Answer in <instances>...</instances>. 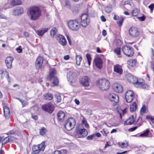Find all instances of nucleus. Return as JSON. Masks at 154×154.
<instances>
[{"label": "nucleus", "mask_w": 154, "mask_h": 154, "mask_svg": "<svg viewBox=\"0 0 154 154\" xmlns=\"http://www.w3.org/2000/svg\"><path fill=\"white\" fill-rule=\"evenodd\" d=\"M140 114L141 115L146 113V109L145 105L143 106L140 110Z\"/></svg>", "instance_id": "nucleus-39"}, {"label": "nucleus", "mask_w": 154, "mask_h": 154, "mask_svg": "<svg viewBox=\"0 0 154 154\" xmlns=\"http://www.w3.org/2000/svg\"><path fill=\"white\" fill-rule=\"evenodd\" d=\"M4 113L5 118L8 119L10 116V112L9 108L7 106L3 107Z\"/></svg>", "instance_id": "nucleus-24"}, {"label": "nucleus", "mask_w": 154, "mask_h": 154, "mask_svg": "<svg viewBox=\"0 0 154 154\" xmlns=\"http://www.w3.org/2000/svg\"><path fill=\"white\" fill-rule=\"evenodd\" d=\"M21 46H20L16 48V50L18 53H21L22 51V49L21 48Z\"/></svg>", "instance_id": "nucleus-54"}, {"label": "nucleus", "mask_w": 154, "mask_h": 154, "mask_svg": "<svg viewBox=\"0 0 154 154\" xmlns=\"http://www.w3.org/2000/svg\"><path fill=\"white\" fill-rule=\"evenodd\" d=\"M74 102L77 105H79L80 104V102L77 99H75V100Z\"/></svg>", "instance_id": "nucleus-61"}, {"label": "nucleus", "mask_w": 154, "mask_h": 154, "mask_svg": "<svg viewBox=\"0 0 154 154\" xmlns=\"http://www.w3.org/2000/svg\"><path fill=\"white\" fill-rule=\"evenodd\" d=\"M2 76H4V75H6V78L8 82H10L11 81V79L10 78L8 73L6 71H3L2 72Z\"/></svg>", "instance_id": "nucleus-35"}, {"label": "nucleus", "mask_w": 154, "mask_h": 154, "mask_svg": "<svg viewBox=\"0 0 154 154\" xmlns=\"http://www.w3.org/2000/svg\"><path fill=\"white\" fill-rule=\"evenodd\" d=\"M134 85L137 88L143 89H146L148 88V85L144 83L143 80L141 79H138Z\"/></svg>", "instance_id": "nucleus-13"}, {"label": "nucleus", "mask_w": 154, "mask_h": 154, "mask_svg": "<svg viewBox=\"0 0 154 154\" xmlns=\"http://www.w3.org/2000/svg\"><path fill=\"white\" fill-rule=\"evenodd\" d=\"M138 80L135 77L131 75L130 77L129 81L135 85L137 82Z\"/></svg>", "instance_id": "nucleus-30"}, {"label": "nucleus", "mask_w": 154, "mask_h": 154, "mask_svg": "<svg viewBox=\"0 0 154 154\" xmlns=\"http://www.w3.org/2000/svg\"><path fill=\"white\" fill-rule=\"evenodd\" d=\"M57 31V29L56 27L53 28L52 30L50 31L51 35L52 37H54L56 35Z\"/></svg>", "instance_id": "nucleus-33"}, {"label": "nucleus", "mask_w": 154, "mask_h": 154, "mask_svg": "<svg viewBox=\"0 0 154 154\" xmlns=\"http://www.w3.org/2000/svg\"><path fill=\"white\" fill-rule=\"evenodd\" d=\"M137 128V126L134 127L129 128L128 129V131L130 132L134 131Z\"/></svg>", "instance_id": "nucleus-53"}, {"label": "nucleus", "mask_w": 154, "mask_h": 154, "mask_svg": "<svg viewBox=\"0 0 154 154\" xmlns=\"http://www.w3.org/2000/svg\"><path fill=\"white\" fill-rule=\"evenodd\" d=\"M114 53L118 56L119 57H121V48L117 47L114 49Z\"/></svg>", "instance_id": "nucleus-27"}, {"label": "nucleus", "mask_w": 154, "mask_h": 154, "mask_svg": "<svg viewBox=\"0 0 154 154\" xmlns=\"http://www.w3.org/2000/svg\"><path fill=\"white\" fill-rule=\"evenodd\" d=\"M81 24L83 27H86L89 24L90 20L89 17L87 14H82L81 15Z\"/></svg>", "instance_id": "nucleus-6"}, {"label": "nucleus", "mask_w": 154, "mask_h": 154, "mask_svg": "<svg viewBox=\"0 0 154 154\" xmlns=\"http://www.w3.org/2000/svg\"><path fill=\"white\" fill-rule=\"evenodd\" d=\"M151 67L154 72V61H153L151 62Z\"/></svg>", "instance_id": "nucleus-60"}, {"label": "nucleus", "mask_w": 154, "mask_h": 154, "mask_svg": "<svg viewBox=\"0 0 154 154\" xmlns=\"http://www.w3.org/2000/svg\"><path fill=\"white\" fill-rule=\"evenodd\" d=\"M122 50L124 54L128 57H131L134 54L133 48L130 46L124 45L122 47Z\"/></svg>", "instance_id": "nucleus-5"}, {"label": "nucleus", "mask_w": 154, "mask_h": 154, "mask_svg": "<svg viewBox=\"0 0 154 154\" xmlns=\"http://www.w3.org/2000/svg\"><path fill=\"white\" fill-rule=\"evenodd\" d=\"M11 4L12 5H19L22 4L21 0H12Z\"/></svg>", "instance_id": "nucleus-28"}, {"label": "nucleus", "mask_w": 154, "mask_h": 154, "mask_svg": "<svg viewBox=\"0 0 154 154\" xmlns=\"http://www.w3.org/2000/svg\"><path fill=\"white\" fill-rule=\"evenodd\" d=\"M56 71L54 69H53L51 71L49 74V77L55 76L54 74L55 73Z\"/></svg>", "instance_id": "nucleus-41"}, {"label": "nucleus", "mask_w": 154, "mask_h": 154, "mask_svg": "<svg viewBox=\"0 0 154 154\" xmlns=\"http://www.w3.org/2000/svg\"><path fill=\"white\" fill-rule=\"evenodd\" d=\"M100 18L101 20L103 22H105L106 21V19L103 16H102L100 17Z\"/></svg>", "instance_id": "nucleus-59"}, {"label": "nucleus", "mask_w": 154, "mask_h": 154, "mask_svg": "<svg viewBox=\"0 0 154 154\" xmlns=\"http://www.w3.org/2000/svg\"><path fill=\"white\" fill-rule=\"evenodd\" d=\"M57 101L58 103L61 102V96L60 95H58L57 97Z\"/></svg>", "instance_id": "nucleus-57"}, {"label": "nucleus", "mask_w": 154, "mask_h": 154, "mask_svg": "<svg viewBox=\"0 0 154 154\" xmlns=\"http://www.w3.org/2000/svg\"><path fill=\"white\" fill-rule=\"evenodd\" d=\"M13 60V58L11 57H8L6 58L5 62L8 68L10 69L12 68V63Z\"/></svg>", "instance_id": "nucleus-21"}, {"label": "nucleus", "mask_w": 154, "mask_h": 154, "mask_svg": "<svg viewBox=\"0 0 154 154\" xmlns=\"http://www.w3.org/2000/svg\"><path fill=\"white\" fill-rule=\"evenodd\" d=\"M54 154H61V152L60 151H55L54 152Z\"/></svg>", "instance_id": "nucleus-64"}, {"label": "nucleus", "mask_w": 154, "mask_h": 154, "mask_svg": "<svg viewBox=\"0 0 154 154\" xmlns=\"http://www.w3.org/2000/svg\"><path fill=\"white\" fill-rule=\"evenodd\" d=\"M53 97V94L50 93H47L45 94L44 96V98L46 100H51Z\"/></svg>", "instance_id": "nucleus-31"}, {"label": "nucleus", "mask_w": 154, "mask_h": 154, "mask_svg": "<svg viewBox=\"0 0 154 154\" xmlns=\"http://www.w3.org/2000/svg\"><path fill=\"white\" fill-rule=\"evenodd\" d=\"M54 105L51 103L44 104L42 106V109L45 111L51 113L54 110Z\"/></svg>", "instance_id": "nucleus-8"}, {"label": "nucleus", "mask_w": 154, "mask_h": 154, "mask_svg": "<svg viewBox=\"0 0 154 154\" xmlns=\"http://www.w3.org/2000/svg\"><path fill=\"white\" fill-rule=\"evenodd\" d=\"M94 63L97 67L100 69L102 68L103 65L102 59L100 57H95L94 60Z\"/></svg>", "instance_id": "nucleus-20"}, {"label": "nucleus", "mask_w": 154, "mask_h": 154, "mask_svg": "<svg viewBox=\"0 0 154 154\" xmlns=\"http://www.w3.org/2000/svg\"><path fill=\"white\" fill-rule=\"evenodd\" d=\"M137 108L136 103L135 102H134L131 106L130 108V110L131 112H134Z\"/></svg>", "instance_id": "nucleus-29"}, {"label": "nucleus", "mask_w": 154, "mask_h": 154, "mask_svg": "<svg viewBox=\"0 0 154 154\" xmlns=\"http://www.w3.org/2000/svg\"><path fill=\"white\" fill-rule=\"evenodd\" d=\"M8 137L9 138V140L10 141L13 140L14 139V137L12 136H8Z\"/></svg>", "instance_id": "nucleus-63"}, {"label": "nucleus", "mask_w": 154, "mask_h": 154, "mask_svg": "<svg viewBox=\"0 0 154 154\" xmlns=\"http://www.w3.org/2000/svg\"><path fill=\"white\" fill-rule=\"evenodd\" d=\"M56 38L59 42L61 45L63 46H65L66 45L67 42L64 36L59 34L57 35Z\"/></svg>", "instance_id": "nucleus-18"}, {"label": "nucleus", "mask_w": 154, "mask_h": 154, "mask_svg": "<svg viewBox=\"0 0 154 154\" xmlns=\"http://www.w3.org/2000/svg\"><path fill=\"white\" fill-rule=\"evenodd\" d=\"M87 135V131L85 129H79L76 131V136L77 137H85Z\"/></svg>", "instance_id": "nucleus-9"}, {"label": "nucleus", "mask_w": 154, "mask_h": 154, "mask_svg": "<svg viewBox=\"0 0 154 154\" xmlns=\"http://www.w3.org/2000/svg\"><path fill=\"white\" fill-rule=\"evenodd\" d=\"M138 18L140 21H143L145 20V17L144 15H143L141 17H138Z\"/></svg>", "instance_id": "nucleus-56"}, {"label": "nucleus", "mask_w": 154, "mask_h": 154, "mask_svg": "<svg viewBox=\"0 0 154 154\" xmlns=\"http://www.w3.org/2000/svg\"><path fill=\"white\" fill-rule=\"evenodd\" d=\"M0 18L6 19L7 17L3 15V14H0Z\"/></svg>", "instance_id": "nucleus-58"}, {"label": "nucleus", "mask_w": 154, "mask_h": 154, "mask_svg": "<svg viewBox=\"0 0 154 154\" xmlns=\"http://www.w3.org/2000/svg\"><path fill=\"white\" fill-rule=\"evenodd\" d=\"M129 32L131 36L134 37H136L139 35V31L135 27H131L129 29Z\"/></svg>", "instance_id": "nucleus-14"}, {"label": "nucleus", "mask_w": 154, "mask_h": 154, "mask_svg": "<svg viewBox=\"0 0 154 154\" xmlns=\"http://www.w3.org/2000/svg\"><path fill=\"white\" fill-rule=\"evenodd\" d=\"M82 123L85 126L86 128H88V127L89 125L87 123L86 120L84 118L82 120Z\"/></svg>", "instance_id": "nucleus-45"}, {"label": "nucleus", "mask_w": 154, "mask_h": 154, "mask_svg": "<svg viewBox=\"0 0 154 154\" xmlns=\"http://www.w3.org/2000/svg\"><path fill=\"white\" fill-rule=\"evenodd\" d=\"M100 132L103 134V135L105 136H106L107 134L109 133V132L107 130L104 129L101 131Z\"/></svg>", "instance_id": "nucleus-47"}, {"label": "nucleus", "mask_w": 154, "mask_h": 154, "mask_svg": "<svg viewBox=\"0 0 154 154\" xmlns=\"http://www.w3.org/2000/svg\"><path fill=\"white\" fill-rule=\"evenodd\" d=\"M86 57L87 60L88 64L90 66L91 64V55L90 54H86Z\"/></svg>", "instance_id": "nucleus-37"}, {"label": "nucleus", "mask_w": 154, "mask_h": 154, "mask_svg": "<svg viewBox=\"0 0 154 154\" xmlns=\"http://www.w3.org/2000/svg\"><path fill=\"white\" fill-rule=\"evenodd\" d=\"M67 77L69 82L71 83H74L75 81V73L72 71H69L67 74Z\"/></svg>", "instance_id": "nucleus-12"}, {"label": "nucleus", "mask_w": 154, "mask_h": 154, "mask_svg": "<svg viewBox=\"0 0 154 154\" xmlns=\"http://www.w3.org/2000/svg\"><path fill=\"white\" fill-rule=\"evenodd\" d=\"M118 145L120 147L124 148L127 147L128 146V142H120L118 143Z\"/></svg>", "instance_id": "nucleus-32"}, {"label": "nucleus", "mask_w": 154, "mask_h": 154, "mask_svg": "<svg viewBox=\"0 0 154 154\" xmlns=\"http://www.w3.org/2000/svg\"><path fill=\"white\" fill-rule=\"evenodd\" d=\"M47 132V130L45 127H42L40 130V134L41 135H44L46 132Z\"/></svg>", "instance_id": "nucleus-38"}, {"label": "nucleus", "mask_w": 154, "mask_h": 154, "mask_svg": "<svg viewBox=\"0 0 154 154\" xmlns=\"http://www.w3.org/2000/svg\"><path fill=\"white\" fill-rule=\"evenodd\" d=\"M90 79L87 76H83L81 80V84L83 86L88 87L90 82Z\"/></svg>", "instance_id": "nucleus-15"}, {"label": "nucleus", "mask_w": 154, "mask_h": 154, "mask_svg": "<svg viewBox=\"0 0 154 154\" xmlns=\"http://www.w3.org/2000/svg\"><path fill=\"white\" fill-rule=\"evenodd\" d=\"M28 14L31 20H37L41 16L42 11L38 7L34 6L29 9Z\"/></svg>", "instance_id": "nucleus-1"}, {"label": "nucleus", "mask_w": 154, "mask_h": 154, "mask_svg": "<svg viewBox=\"0 0 154 154\" xmlns=\"http://www.w3.org/2000/svg\"><path fill=\"white\" fill-rule=\"evenodd\" d=\"M134 94L132 91H128L125 94V98L126 102L128 103H131L133 99Z\"/></svg>", "instance_id": "nucleus-10"}, {"label": "nucleus", "mask_w": 154, "mask_h": 154, "mask_svg": "<svg viewBox=\"0 0 154 154\" xmlns=\"http://www.w3.org/2000/svg\"><path fill=\"white\" fill-rule=\"evenodd\" d=\"M148 8L150 9L151 12L152 13L154 8V4H151L148 6Z\"/></svg>", "instance_id": "nucleus-50"}, {"label": "nucleus", "mask_w": 154, "mask_h": 154, "mask_svg": "<svg viewBox=\"0 0 154 154\" xmlns=\"http://www.w3.org/2000/svg\"><path fill=\"white\" fill-rule=\"evenodd\" d=\"M149 132V130L148 129H147L146 131H144L143 133L141 134L140 135V137H146L148 135Z\"/></svg>", "instance_id": "nucleus-36"}, {"label": "nucleus", "mask_w": 154, "mask_h": 154, "mask_svg": "<svg viewBox=\"0 0 154 154\" xmlns=\"http://www.w3.org/2000/svg\"><path fill=\"white\" fill-rule=\"evenodd\" d=\"M146 119L150 120L153 123H154V116H146Z\"/></svg>", "instance_id": "nucleus-44"}, {"label": "nucleus", "mask_w": 154, "mask_h": 154, "mask_svg": "<svg viewBox=\"0 0 154 154\" xmlns=\"http://www.w3.org/2000/svg\"><path fill=\"white\" fill-rule=\"evenodd\" d=\"M65 6H66L67 8H70V5L68 1H65Z\"/></svg>", "instance_id": "nucleus-51"}, {"label": "nucleus", "mask_w": 154, "mask_h": 154, "mask_svg": "<svg viewBox=\"0 0 154 154\" xmlns=\"http://www.w3.org/2000/svg\"><path fill=\"white\" fill-rule=\"evenodd\" d=\"M124 20V18L123 17H121L119 18V20L117 22V24L121 26Z\"/></svg>", "instance_id": "nucleus-43"}, {"label": "nucleus", "mask_w": 154, "mask_h": 154, "mask_svg": "<svg viewBox=\"0 0 154 154\" xmlns=\"http://www.w3.org/2000/svg\"><path fill=\"white\" fill-rule=\"evenodd\" d=\"M105 10L106 12L109 13L112 11V9L111 7H107L105 8Z\"/></svg>", "instance_id": "nucleus-48"}, {"label": "nucleus", "mask_w": 154, "mask_h": 154, "mask_svg": "<svg viewBox=\"0 0 154 154\" xmlns=\"http://www.w3.org/2000/svg\"><path fill=\"white\" fill-rule=\"evenodd\" d=\"M50 79L51 83H52L51 84V86L56 85L58 84L59 81L56 76L50 77Z\"/></svg>", "instance_id": "nucleus-23"}, {"label": "nucleus", "mask_w": 154, "mask_h": 154, "mask_svg": "<svg viewBox=\"0 0 154 154\" xmlns=\"http://www.w3.org/2000/svg\"><path fill=\"white\" fill-rule=\"evenodd\" d=\"M114 71L119 75H120L122 74L123 69L122 66L119 64H116L113 66Z\"/></svg>", "instance_id": "nucleus-19"}, {"label": "nucleus", "mask_w": 154, "mask_h": 154, "mask_svg": "<svg viewBox=\"0 0 154 154\" xmlns=\"http://www.w3.org/2000/svg\"><path fill=\"white\" fill-rule=\"evenodd\" d=\"M43 32L42 29L38 30L37 32L38 35L39 36H42L44 34V32Z\"/></svg>", "instance_id": "nucleus-52"}, {"label": "nucleus", "mask_w": 154, "mask_h": 154, "mask_svg": "<svg viewBox=\"0 0 154 154\" xmlns=\"http://www.w3.org/2000/svg\"><path fill=\"white\" fill-rule=\"evenodd\" d=\"M128 63L131 66H134L135 65L136 61L134 60H131L128 62Z\"/></svg>", "instance_id": "nucleus-42"}, {"label": "nucleus", "mask_w": 154, "mask_h": 154, "mask_svg": "<svg viewBox=\"0 0 154 154\" xmlns=\"http://www.w3.org/2000/svg\"><path fill=\"white\" fill-rule=\"evenodd\" d=\"M134 117L133 116H132L124 122V125H131L134 123Z\"/></svg>", "instance_id": "nucleus-25"}, {"label": "nucleus", "mask_w": 154, "mask_h": 154, "mask_svg": "<svg viewBox=\"0 0 154 154\" xmlns=\"http://www.w3.org/2000/svg\"><path fill=\"white\" fill-rule=\"evenodd\" d=\"M68 28L73 31H78L80 27V23L76 20H70L68 22Z\"/></svg>", "instance_id": "nucleus-3"}, {"label": "nucleus", "mask_w": 154, "mask_h": 154, "mask_svg": "<svg viewBox=\"0 0 154 154\" xmlns=\"http://www.w3.org/2000/svg\"><path fill=\"white\" fill-rule=\"evenodd\" d=\"M109 100L115 103H118L119 101V96L114 93H110L108 96Z\"/></svg>", "instance_id": "nucleus-11"}, {"label": "nucleus", "mask_w": 154, "mask_h": 154, "mask_svg": "<svg viewBox=\"0 0 154 154\" xmlns=\"http://www.w3.org/2000/svg\"><path fill=\"white\" fill-rule=\"evenodd\" d=\"M95 136V134H92L87 137L86 139L88 140H92Z\"/></svg>", "instance_id": "nucleus-49"}, {"label": "nucleus", "mask_w": 154, "mask_h": 154, "mask_svg": "<svg viewBox=\"0 0 154 154\" xmlns=\"http://www.w3.org/2000/svg\"><path fill=\"white\" fill-rule=\"evenodd\" d=\"M113 89L116 92L121 93L123 91V88L121 85L119 84H114L113 85Z\"/></svg>", "instance_id": "nucleus-16"}, {"label": "nucleus", "mask_w": 154, "mask_h": 154, "mask_svg": "<svg viewBox=\"0 0 154 154\" xmlns=\"http://www.w3.org/2000/svg\"><path fill=\"white\" fill-rule=\"evenodd\" d=\"M82 57L79 55H76L75 57V60L76 64L78 66H79L80 64V62L82 60Z\"/></svg>", "instance_id": "nucleus-34"}, {"label": "nucleus", "mask_w": 154, "mask_h": 154, "mask_svg": "<svg viewBox=\"0 0 154 154\" xmlns=\"http://www.w3.org/2000/svg\"><path fill=\"white\" fill-rule=\"evenodd\" d=\"M138 14V10L137 8L134 9L132 12L131 14L133 16H135Z\"/></svg>", "instance_id": "nucleus-40"}, {"label": "nucleus", "mask_w": 154, "mask_h": 154, "mask_svg": "<svg viewBox=\"0 0 154 154\" xmlns=\"http://www.w3.org/2000/svg\"><path fill=\"white\" fill-rule=\"evenodd\" d=\"M97 84L99 88L102 91L108 90L110 85L108 80L105 78L99 79L97 82Z\"/></svg>", "instance_id": "nucleus-2"}, {"label": "nucleus", "mask_w": 154, "mask_h": 154, "mask_svg": "<svg viewBox=\"0 0 154 154\" xmlns=\"http://www.w3.org/2000/svg\"><path fill=\"white\" fill-rule=\"evenodd\" d=\"M45 148V142L43 141L39 145L33 146L32 148V150L33 151L37 152L38 153L40 151H43Z\"/></svg>", "instance_id": "nucleus-7"}, {"label": "nucleus", "mask_w": 154, "mask_h": 154, "mask_svg": "<svg viewBox=\"0 0 154 154\" xmlns=\"http://www.w3.org/2000/svg\"><path fill=\"white\" fill-rule=\"evenodd\" d=\"M65 116V113L62 111H59L57 114L58 119L60 122H63L64 120Z\"/></svg>", "instance_id": "nucleus-22"}, {"label": "nucleus", "mask_w": 154, "mask_h": 154, "mask_svg": "<svg viewBox=\"0 0 154 154\" xmlns=\"http://www.w3.org/2000/svg\"><path fill=\"white\" fill-rule=\"evenodd\" d=\"M8 137L4 138L2 141V145H4L10 141Z\"/></svg>", "instance_id": "nucleus-46"}, {"label": "nucleus", "mask_w": 154, "mask_h": 154, "mask_svg": "<svg viewBox=\"0 0 154 154\" xmlns=\"http://www.w3.org/2000/svg\"><path fill=\"white\" fill-rule=\"evenodd\" d=\"M23 8H18L14 11L13 14L14 16H17L23 14Z\"/></svg>", "instance_id": "nucleus-26"}, {"label": "nucleus", "mask_w": 154, "mask_h": 154, "mask_svg": "<svg viewBox=\"0 0 154 154\" xmlns=\"http://www.w3.org/2000/svg\"><path fill=\"white\" fill-rule=\"evenodd\" d=\"M42 32H44V34L45 32H46L48 31V28H45L42 29Z\"/></svg>", "instance_id": "nucleus-62"}, {"label": "nucleus", "mask_w": 154, "mask_h": 154, "mask_svg": "<svg viewBox=\"0 0 154 154\" xmlns=\"http://www.w3.org/2000/svg\"><path fill=\"white\" fill-rule=\"evenodd\" d=\"M76 122L74 119L71 117L68 119L65 122L64 127L67 131L73 129L75 125Z\"/></svg>", "instance_id": "nucleus-4"}, {"label": "nucleus", "mask_w": 154, "mask_h": 154, "mask_svg": "<svg viewBox=\"0 0 154 154\" xmlns=\"http://www.w3.org/2000/svg\"><path fill=\"white\" fill-rule=\"evenodd\" d=\"M9 8V6L8 4H6L2 7L3 10H5Z\"/></svg>", "instance_id": "nucleus-55"}, {"label": "nucleus", "mask_w": 154, "mask_h": 154, "mask_svg": "<svg viewBox=\"0 0 154 154\" xmlns=\"http://www.w3.org/2000/svg\"><path fill=\"white\" fill-rule=\"evenodd\" d=\"M43 62V59L41 57H38L36 59L35 63V67L37 69H39L42 67Z\"/></svg>", "instance_id": "nucleus-17"}]
</instances>
